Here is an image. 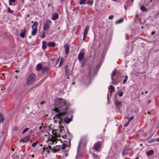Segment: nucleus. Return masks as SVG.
I'll use <instances>...</instances> for the list:
<instances>
[{
	"instance_id": "obj_1",
	"label": "nucleus",
	"mask_w": 159,
	"mask_h": 159,
	"mask_svg": "<svg viewBox=\"0 0 159 159\" xmlns=\"http://www.w3.org/2000/svg\"><path fill=\"white\" fill-rule=\"evenodd\" d=\"M55 104L58 107H55L53 110L56 112H58V113L56 114L53 119L58 118L59 124H60L61 123H69L72 120L71 119L68 117H65L63 118L62 117L63 116L65 115L66 113V111L70 105L69 103L66 102V100L61 98L57 99L55 101Z\"/></svg>"
},
{
	"instance_id": "obj_2",
	"label": "nucleus",
	"mask_w": 159,
	"mask_h": 159,
	"mask_svg": "<svg viewBox=\"0 0 159 159\" xmlns=\"http://www.w3.org/2000/svg\"><path fill=\"white\" fill-rule=\"evenodd\" d=\"M36 79L35 74L33 73H31L28 78L26 84L28 85H30L33 83Z\"/></svg>"
},
{
	"instance_id": "obj_3",
	"label": "nucleus",
	"mask_w": 159,
	"mask_h": 159,
	"mask_svg": "<svg viewBox=\"0 0 159 159\" xmlns=\"http://www.w3.org/2000/svg\"><path fill=\"white\" fill-rule=\"evenodd\" d=\"M70 146V141L69 140V142H66L63 144V146H58V148L61 149L62 151L64 152H66L69 150V148Z\"/></svg>"
},
{
	"instance_id": "obj_4",
	"label": "nucleus",
	"mask_w": 159,
	"mask_h": 159,
	"mask_svg": "<svg viewBox=\"0 0 159 159\" xmlns=\"http://www.w3.org/2000/svg\"><path fill=\"white\" fill-rule=\"evenodd\" d=\"M58 146H56L55 148H52L51 147L50 145H48L47 147L46 148L47 151L48 153L49 152V151L48 149H50L51 151L53 153H56L60 151V149L58 148Z\"/></svg>"
},
{
	"instance_id": "obj_5",
	"label": "nucleus",
	"mask_w": 159,
	"mask_h": 159,
	"mask_svg": "<svg viewBox=\"0 0 159 159\" xmlns=\"http://www.w3.org/2000/svg\"><path fill=\"white\" fill-rule=\"evenodd\" d=\"M38 25V23L36 22L34 23L33 25L32 26V28L33 29L31 32V34L32 35H34L37 32V27Z\"/></svg>"
},
{
	"instance_id": "obj_6",
	"label": "nucleus",
	"mask_w": 159,
	"mask_h": 159,
	"mask_svg": "<svg viewBox=\"0 0 159 159\" xmlns=\"http://www.w3.org/2000/svg\"><path fill=\"white\" fill-rule=\"evenodd\" d=\"M84 50H82L81 52L79 53L78 55V59L80 61H82L84 58Z\"/></svg>"
},
{
	"instance_id": "obj_7",
	"label": "nucleus",
	"mask_w": 159,
	"mask_h": 159,
	"mask_svg": "<svg viewBox=\"0 0 159 159\" xmlns=\"http://www.w3.org/2000/svg\"><path fill=\"white\" fill-rule=\"evenodd\" d=\"M52 24V22L51 20H46V23L44 25V29L45 30H47L48 29Z\"/></svg>"
},
{
	"instance_id": "obj_8",
	"label": "nucleus",
	"mask_w": 159,
	"mask_h": 159,
	"mask_svg": "<svg viewBox=\"0 0 159 159\" xmlns=\"http://www.w3.org/2000/svg\"><path fill=\"white\" fill-rule=\"evenodd\" d=\"M101 146V144L100 142V141L95 143L93 146L94 149L96 151H98V150L100 148Z\"/></svg>"
},
{
	"instance_id": "obj_9",
	"label": "nucleus",
	"mask_w": 159,
	"mask_h": 159,
	"mask_svg": "<svg viewBox=\"0 0 159 159\" xmlns=\"http://www.w3.org/2000/svg\"><path fill=\"white\" fill-rule=\"evenodd\" d=\"M65 74L67 76H69L71 75V71L68 68V66L66 65L65 67Z\"/></svg>"
},
{
	"instance_id": "obj_10",
	"label": "nucleus",
	"mask_w": 159,
	"mask_h": 159,
	"mask_svg": "<svg viewBox=\"0 0 159 159\" xmlns=\"http://www.w3.org/2000/svg\"><path fill=\"white\" fill-rule=\"evenodd\" d=\"M89 26H87L84 30V35H83V38L84 39L86 37L88 31H89Z\"/></svg>"
},
{
	"instance_id": "obj_11",
	"label": "nucleus",
	"mask_w": 159,
	"mask_h": 159,
	"mask_svg": "<svg viewBox=\"0 0 159 159\" xmlns=\"http://www.w3.org/2000/svg\"><path fill=\"white\" fill-rule=\"evenodd\" d=\"M30 137L29 135H27L23 139H21L20 142L22 141L23 143H25L28 142L30 139Z\"/></svg>"
},
{
	"instance_id": "obj_12",
	"label": "nucleus",
	"mask_w": 159,
	"mask_h": 159,
	"mask_svg": "<svg viewBox=\"0 0 159 159\" xmlns=\"http://www.w3.org/2000/svg\"><path fill=\"white\" fill-rule=\"evenodd\" d=\"M114 103L116 106L119 109L122 106V102L120 101H114Z\"/></svg>"
},
{
	"instance_id": "obj_13",
	"label": "nucleus",
	"mask_w": 159,
	"mask_h": 159,
	"mask_svg": "<svg viewBox=\"0 0 159 159\" xmlns=\"http://www.w3.org/2000/svg\"><path fill=\"white\" fill-rule=\"evenodd\" d=\"M52 20H56L58 18V14L56 13H53L52 14Z\"/></svg>"
},
{
	"instance_id": "obj_14",
	"label": "nucleus",
	"mask_w": 159,
	"mask_h": 159,
	"mask_svg": "<svg viewBox=\"0 0 159 159\" xmlns=\"http://www.w3.org/2000/svg\"><path fill=\"white\" fill-rule=\"evenodd\" d=\"M26 33V30L25 28L22 30L20 34V36L22 38H24L25 37V35Z\"/></svg>"
},
{
	"instance_id": "obj_15",
	"label": "nucleus",
	"mask_w": 159,
	"mask_h": 159,
	"mask_svg": "<svg viewBox=\"0 0 159 159\" xmlns=\"http://www.w3.org/2000/svg\"><path fill=\"white\" fill-rule=\"evenodd\" d=\"M64 47L65 48V50L66 51V53L67 54L69 52V46L68 44H66L64 45Z\"/></svg>"
},
{
	"instance_id": "obj_16",
	"label": "nucleus",
	"mask_w": 159,
	"mask_h": 159,
	"mask_svg": "<svg viewBox=\"0 0 159 159\" xmlns=\"http://www.w3.org/2000/svg\"><path fill=\"white\" fill-rule=\"evenodd\" d=\"M108 89H109V90L110 93H111L113 91H114L115 90V88L114 87L111 85H110L108 87Z\"/></svg>"
},
{
	"instance_id": "obj_17",
	"label": "nucleus",
	"mask_w": 159,
	"mask_h": 159,
	"mask_svg": "<svg viewBox=\"0 0 159 159\" xmlns=\"http://www.w3.org/2000/svg\"><path fill=\"white\" fill-rule=\"evenodd\" d=\"M152 0L148 1V2H146L145 4L146 6L149 7H152Z\"/></svg>"
},
{
	"instance_id": "obj_18",
	"label": "nucleus",
	"mask_w": 159,
	"mask_h": 159,
	"mask_svg": "<svg viewBox=\"0 0 159 159\" xmlns=\"http://www.w3.org/2000/svg\"><path fill=\"white\" fill-rule=\"evenodd\" d=\"M47 44L50 47H53L55 46L56 43L54 42H50L48 43Z\"/></svg>"
},
{
	"instance_id": "obj_19",
	"label": "nucleus",
	"mask_w": 159,
	"mask_h": 159,
	"mask_svg": "<svg viewBox=\"0 0 159 159\" xmlns=\"http://www.w3.org/2000/svg\"><path fill=\"white\" fill-rule=\"evenodd\" d=\"M42 43V48L44 50L47 48V43L46 41H43Z\"/></svg>"
},
{
	"instance_id": "obj_20",
	"label": "nucleus",
	"mask_w": 159,
	"mask_h": 159,
	"mask_svg": "<svg viewBox=\"0 0 159 159\" xmlns=\"http://www.w3.org/2000/svg\"><path fill=\"white\" fill-rule=\"evenodd\" d=\"M154 153V151L153 150H151L148 151L147 152V155L148 156H151Z\"/></svg>"
},
{
	"instance_id": "obj_21",
	"label": "nucleus",
	"mask_w": 159,
	"mask_h": 159,
	"mask_svg": "<svg viewBox=\"0 0 159 159\" xmlns=\"http://www.w3.org/2000/svg\"><path fill=\"white\" fill-rule=\"evenodd\" d=\"M128 77L127 76H123L122 79L123 80V83L125 84L127 81L128 79Z\"/></svg>"
},
{
	"instance_id": "obj_22",
	"label": "nucleus",
	"mask_w": 159,
	"mask_h": 159,
	"mask_svg": "<svg viewBox=\"0 0 159 159\" xmlns=\"http://www.w3.org/2000/svg\"><path fill=\"white\" fill-rule=\"evenodd\" d=\"M42 67V65L40 64H38L36 66V70L38 71L40 70Z\"/></svg>"
},
{
	"instance_id": "obj_23",
	"label": "nucleus",
	"mask_w": 159,
	"mask_h": 159,
	"mask_svg": "<svg viewBox=\"0 0 159 159\" xmlns=\"http://www.w3.org/2000/svg\"><path fill=\"white\" fill-rule=\"evenodd\" d=\"M48 70V68L47 66H44L42 68V72L43 73L46 72Z\"/></svg>"
},
{
	"instance_id": "obj_24",
	"label": "nucleus",
	"mask_w": 159,
	"mask_h": 159,
	"mask_svg": "<svg viewBox=\"0 0 159 159\" xmlns=\"http://www.w3.org/2000/svg\"><path fill=\"white\" fill-rule=\"evenodd\" d=\"M140 9L141 10L143 11H147V9L144 6H143L140 7Z\"/></svg>"
},
{
	"instance_id": "obj_25",
	"label": "nucleus",
	"mask_w": 159,
	"mask_h": 159,
	"mask_svg": "<svg viewBox=\"0 0 159 159\" xmlns=\"http://www.w3.org/2000/svg\"><path fill=\"white\" fill-rule=\"evenodd\" d=\"M92 156L93 157L94 159H99V156L98 155H97L94 153H93Z\"/></svg>"
},
{
	"instance_id": "obj_26",
	"label": "nucleus",
	"mask_w": 159,
	"mask_h": 159,
	"mask_svg": "<svg viewBox=\"0 0 159 159\" xmlns=\"http://www.w3.org/2000/svg\"><path fill=\"white\" fill-rule=\"evenodd\" d=\"M116 71L114 70L112 72V73L111 74V78L112 80H114L113 76L115 75L116 74Z\"/></svg>"
},
{
	"instance_id": "obj_27",
	"label": "nucleus",
	"mask_w": 159,
	"mask_h": 159,
	"mask_svg": "<svg viewBox=\"0 0 159 159\" xmlns=\"http://www.w3.org/2000/svg\"><path fill=\"white\" fill-rule=\"evenodd\" d=\"M4 120L3 116L0 113V122H2Z\"/></svg>"
},
{
	"instance_id": "obj_28",
	"label": "nucleus",
	"mask_w": 159,
	"mask_h": 159,
	"mask_svg": "<svg viewBox=\"0 0 159 159\" xmlns=\"http://www.w3.org/2000/svg\"><path fill=\"white\" fill-rule=\"evenodd\" d=\"M86 0H80V2L79 3V4L80 5H82L83 4H86V3L85 2V1Z\"/></svg>"
},
{
	"instance_id": "obj_29",
	"label": "nucleus",
	"mask_w": 159,
	"mask_h": 159,
	"mask_svg": "<svg viewBox=\"0 0 159 159\" xmlns=\"http://www.w3.org/2000/svg\"><path fill=\"white\" fill-rule=\"evenodd\" d=\"M29 129V128H25L23 131L22 132V134H24L25 133V132H27Z\"/></svg>"
},
{
	"instance_id": "obj_30",
	"label": "nucleus",
	"mask_w": 159,
	"mask_h": 159,
	"mask_svg": "<svg viewBox=\"0 0 159 159\" xmlns=\"http://www.w3.org/2000/svg\"><path fill=\"white\" fill-rule=\"evenodd\" d=\"M38 143V141H36L35 143H33L32 144V146L33 147H35L36 146Z\"/></svg>"
},
{
	"instance_id": "obj_31",
	"label": "nucleus",
	"mask_w": 159,
	"mask_h": 159,
	"mask_svg": "<svg viewBox=\"0 0 159 159\" xmlns=\"http://www.w3.org/2000/svg\"><path fill=\"white\" fill-rule=\"evenodd\" d=\"M7 11L8 12L11 13L13 12V11L12 10H11L10 8L9 7H8L7 8Z\"/></svg>"
},
{
	"instance_id": "obj_32",
	"label": "nucleus",
	"mask_w": 159,
	"mask_h": 159,
	"mask_svg": "<svg viewBox=\"0 0 159 159\" xmlns=\"http://www.w3.org/2000/svg\"><path fill=\"white\" fill-rule=\"evenodd\" d=\"M123 20H117L115 23L116 24L121 23L123 22Z\"/></svg>"
},
{
	"instance_id": "obj_33",
	"label": "nucleus",
	"mask_w": 159,
	"mask_h": 159,
	"mask_svg": "<svg viewBox=\"0 0 159 159\" xmlns=\"http://www.w3.org/2000/svg\"><path fill=\"white\" fill-rule=\"evenodd\" d=\"M45 37V33L43 31V34L41 36V37L43 38H44Z\"/></svg>"
},
{
	"instance_id": "obj_34",
	"label": "nucleus",
	"mask_w": 159,
	"mask_h": 159,
	"mask_svg": "<svg viewBox=\"0 0 159 159\" xmlns=\"http://www.w3.org/2000/svg\"><path fill=\"white\" fill-rule=\"evenodd\" d=\"M114 16L111 15L108 17V19L110 20H112L113 19Z\"/></svg>"
},
{
	"instance_id": "obj_35",
	"label": "nucleus",
	"mask_w": 159,
	"mask_h": 159,
	"mask_svg": "<svg viewBox=\"0 0 159 159\" xmlns=\"http://www.w3.org/2000/svg\"><path fill=\"white\" fill-rule=\"evenodd\" d=\"M134 118V116H132L129 118L128 120L130 122Z\"/></svg>"
},
{
	"instance_id": "obj_36",
	"label": "nucleus",
	"mask_w": 159,
	"mask_h": 159,
	"mask_svg": "<svg viewBox=\"0 0 159 159\" xmlns=\"http://www.w3.org/2000/svg\"><path fill=\"white\" fill-rule=\"evenodd\" d=\"M123 92L122 91L120 92L119 94V96L120 97H122L123 96Z\"/></svg>"
},
{
	"instance_id": "obj_37",
	"label": "nucleus",
	"mask_w": 159,
	"mask_h": 159,
	"mask_svg": "<svg viewBox=\"0 0 159 159\" xmlns=\"http://www.w3.org/2000/svg\"><path fill=\"white\" fill-rule=\"evenodd\" d=\"M18 127L17 126H15L14 127L13 129L15 131H17L18 130Z\"/></svg>"
},
{
	"instance_id": "obj_38",
	"label": "nucleus",
	"mask_w": 159,
	"mask_h": 159,
	"mask_svg": "<svg viewBox=\"0 0 159 159\" xmlns=\"http://www.w3.org/2000/svg\"><path fill=\"white\" fill-rule=\"evenodd\" d=\"M9 2L11 3L14 2H15V0H9Z\"/></svg>"
},
{
	"instance_id": "obj_39",
	"label": "nucleus",
	"mask_w": 159,
	"mask_h": 159,
	"mask_svg": "<svg viewBox=\"0 0 159 159\" xmlns=\"http://www.w3.org/2000/svg\"><path fill=\"white\" fill-rule=\"evenodd\" d=\"M93 3V2L92 1H91L90 2L88 3V4H89L90 5H92Z\"/></svg>"
},
{
	"instance_id": "obj_40",
	"label": "nucleus",
	"mask_w": 159,
	"mask_h": 159,
	"mask_svg": "<svg viewBox=\"0 0 159 159\" xmlns=\"http://www.w3.org/2000/svg\"><path fill=\"white\" fill-rule=\"evenodd\" d=\"M62 59H61V61H60V63H59V66H60V65H61V62H62Z\"/></svg>"
},
{
	"instance_id": "obj_41",
	"label": "nucleus",
	"mask_w": 159,
	"mask_h": 159,
	"mask_svg": "<svg viewBox=\"0 0 159 159\" xmlns=\"http://www.w3.org/2000/svg\"><path fill=\"white\" fill-rule=\"evenodd\" d=\"M128 125H127V123H126L124 125V126L125 127H127Z\"/></svg>"
},
{
	"instance_id": "obj_42",
	"label": "nucleus",
	"mask_w": 159,
	"mask_h": 159,
	"mask_svg": "<svg viewBox=\"0 0 159 159\" xmlns=\"http://www.w3.org/2000/svg\"><path fill=\"white\" fill-rule=\"evenodd\" d=\"M155 33V31H152V32L151 33V34L152 35H153Z\"/></svg>"
},
{
	"instance_id": "obj_43",
	"label": "nucleus",
	"mask_w": 159,
	"mask_h": 159,
	"mask_svg": "<svg viewBox=\"0 0 159 159\" xmlns=\"http://www.w3.org/2000/svg\"><path fill=\"white\" fill-rule=\"evenodd\" d=\"M156 140L157 141L159 142V138L157 139H156Z\"/></svg>"
},
{
	"instance_id": "obj_44",
	"label": "nucleus",
	"mask_w": 159,
	"mask_h": 159,
	"mask_svg": "<svg viewBox=\"0 0 159 159\" xmlns=\"http://www.w3.org/2000/svg\"><path fill=\"white\" fill-rule=\"evenodd\" d=\"M130 121H129V120H128V121H127V122L126 123L127 124V125H129V123Z\"/></svg>"
},
{
	"instance_id": "obj_45",
	"label": "nucleus",
	"mask_w": 159,
	"mask_h": 159,
	"mask_svg": "<svg viewBox=\"0 0 159 159\" xmlns=\"http://www.w3.org/2000/svg\"><path fill=\"white\" fill-rule=\"evenodd\" d=\"M130 121H129V120H128V121H127V122L126 123L127 124V125H129V123Z\"/></svg>"
},
{
	"instance_id": "obj_46",
	"label": "nucleus",
	"mask_w": 159,
	"mask_h": 159,
	"mask_svg": "<svg viewBox=\"0 0 159 159\" xmlns=\"http://www.w3.org/2000/svg\"><path fill=\"white\" fill-rule=\"evenodd\" d=\"M130 121H129V120H128V121H127V122L126 123L127 124V125H129V123Z\"/></svg>"
},
{
	"instance_id": "obj_47",
	"label": "nucleus",
	"mask_w": 159,
	"mask_h": 159,
	"mask_svg": "<svg viewBox=\"0 0 159 159\" xmlns=\"http://www.w3.org/2000/svg\"><path fill=\"white\" fill-rule=\"evenodd\" d=\"M44 103V102H41L40 103V104H41V105H42L43 104V103Z\"/></svg>"
},
{
	"instance_id": "obj_48",
	"label": "nucleus",
	"mask_w": 159,
	"mask_h": 159,
	"mask_svg": "<svg viewBox=\"0 0 159 159\" xmlns=\"http://www.w3.org/2000/svg\"><path fill=\"white\" fill-rule=\"evenodd\" d=\"M42 128V127L41 126H40L39 127V129H41Z\"/></svg>"
},
{
	"instance_id": "obj_49",
	"label": "nucleus",
	"mask_w": 159,
	"mask_h": 159,
	"mask_svg": "<svg viewBox=\"0 0 159 159\" xmlns=\"http://www.w3.org/2000/svg\"><path fill=\"white\" fill-rule=\"evenodd\" d=\"M151 102V100H149L148 102V103H149Z\"/></svg>"
},
{
	"instance_id": "obj_50",
	"label": "nucleus",
	"mask_w": 159,
	"mask_h": 159,
	"mask_svg": "<svg viewBox=\"0 0 159 159\" xmlns=\"http://www.w3.org/2000/svg\"><path fill=\"white\" fill-rule=\"evenodd\" d=\"M124 19L123 18H120V19L119 20H124Z\"/></svg>"
},
{
	"instance_id": "obj_51",
	"label": "nucleus",
	"mask_w": 159,
	"mask_h": 159,
	"mask_svg": "<svg viewBox=\"0 0 159 159\" xmlns=\"http://www.w3.org/2000/svg\"><path fill=\"white\" fill-rule=\"evenodd\" d=\"M43 151H44L45 150V149H46V148H45V147H43Z\"/></svg>"
},
{
	"instance_id": "obj_52",
	"label": "nucleus",
	"mask_w": 159,
	"mask_h": 159,
	"mask_svg": "<svg viewBox=\"0 0 159 159\" xmlns=\"http://www.w3.org/2000/svg\"><path fill=\"white\" fill-rule=\"evenodd\" d=\"M9 2V5H12V3H11L10 2Z\"/></svg>"
},
{
	"instance_id": "obj_53",
	"label": "nucleus",
	"mask_w": 159,
	"mask_h": 159,
	"mask_svg": "<svg viewBox=\"0 0 159 159\" xmlns=\"http://www.w3.org/2000/svg\"><path fill=\"white\" fill-rule=\"evenodd\" d=\"M59 59H60V58H59L57 60V62H58L59 61Z\"/></svg>"
},
{
	"instance_id": "obj_54",
	"label": "nucleus",
	"mask_w": 159,
	"mask_h": 159,
	"mask_svg": "<svg viewBox=\"0 0 159 159\" xmlns=\"http://www.w3.org/2000/svg\"><path fill=\"white\" fill-rule=\"evenodd\" d=\"M150 112L149 111H148V114H150Z\"/></svg>"
},
{
	"instance_id": "obj_55",
	"label": "nucleus",
	"mask_w": 159,
	"mask_h": 159,
	"mask_svg": "<svg viewBox=\"0 0 159 159\" xmlns=\"http://www.w3.org/2000/svg\"><path fill=\"white\" fill-rule=\"evenodd\" d=\"M57 120H54V122H57Z\"/></svg>"
},
{
	"instance_id": "obj_56",
	"label": "nucleus",
	"mask_w": 159,
	"mask_h": 159,
	"mask_svg": "<svg viewBox=\"0 0 159 159\" xmlns=\"http://www.w3.org/2000/svg\"><path fill=\"white\" fill-rule=\"evenodd\" d=\"M50 4H48V7H49L50 6Z\"/></svg>"
},
{
	"instance_id": "obj_57",
	"label": "nucleus",
	"mask_w": 159,
	"mask_h": 159,
	"mask_svg": "<svg viewBox=\"0 0 159 159\" xmlns=\"http://www.w3.org/2000/svg\"><path fill=\"white\" fill-rule=\"evenodd\" d=\"M65 154H66V157H67L68 154H66V153Z\"/></svg>"
},
{
	"instance_id": "obj_58",
	"label": "nucleus",
	"mask_w": 159,
	"mask_h": 159,
	"mask_svg": "<svg viewBox=\"0 0 159 159\" xmlns=\"http://www.w3.org/2000/svg\"><path fill=\"white\" fill-rule=\"evenodd\" d=\"M145 93H148V91H145Z\"/></svg>"
},
{
	"instance_id": "obj_59",
	"label": "nucleus",
	"mask_w": 159,
	"mask_h": 159,
	"mask_svg": "<svg viewBox=\"0 0 159 159\" xmlns=\"http://www.w3.org/2000/svg\"><path fill=\"white\" fill-rule=\"evenodd\" d=\"M12 151H14V149L13 148H12Z\"/></svg>"
},
{
	"instance_id": "obj_60",
	"label": "nucleus",
	"mask_w": 159,
	"mask_h": 159,
	"mask_svg": "<svg viewBox=\"0 0 159 159\" xmlns=\"http://www.w3.org/2000/svg\"><path fill=\"white\" fill-rule=\"evenodd\" d=\"M134 1V0H131V2H133Z\"/></svg>"
},
{
	"instance_id": "obj_61",
	"label": "nucleus",
	"mask_w": 159,
	"mask_h": 159,
	"mask_svg": "<svg viewBox=\"0 0 159 159\" xmlns=\"http://www.w3.org/2000/svg\"><path fill=\"white\" fill-rule=\"evenodd\" d=\"M135 159H138V157H136L135 158Z\"/></svg>"
},
{
	"instance_id": "obj_62",
	"label": "nucleus",
	"mask_w": 159,
	"mask_h": 159,
	"mask_svg": "<svg viewBox=\"0 0 159 159\" xmlns=\"http://www.w3.org/2000/svg\"><path fill=\"white\" fill-rule=\"evenodd\" d=\"M142 94H143V92H142Z\"/></svg>"
},
{
	"instance_id": "obj_63",
	"label": "nucleus",
	"mask_w": 159,
	"mask_h": 159,
	"mask_svg": "<svg viewBox=\"0 0 159 159\" xmlns=\"http://www.w3.org/2000/svg\"><path fill=\"white\" fill-rule=\"evenodd\" d=\"M34 155H32V157H34Z\"/></svg>"
},
{
	"instance_id": "obj_64",
	"label": "nucleus",
	"mask_w": 159,
	"mask_h": 159,
	"mask_svg": "<svg viewBox=\"0 0 159 159\" xmlns=\"http://www.w3.org/2000/svg\"><path fill=\"white\" fill-rule=\"evenodd\" d=\"M2 75H4V74H3V73L2 74Z\"/></svg>"
}]
</instances>
